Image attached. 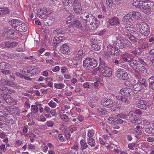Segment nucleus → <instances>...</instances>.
I'll return each mask as SVG.
<instances>
[{
    "label": "nucleus",
    "mask_w": 154,
    "mask_h": 154,
    "mask_svg": "<svg viewBox=\"0 0 154 154\" xmlns=\"http://www.w3.org/2000/svg\"><path fill=\"white\" fill-rule=\"evenodd\" d=\"M140 126H137L135 128L131 129V131L133 134L135 135H140L142 133L140 129Z\"/></svg>",
    "instance_id": "cd10ccee"
},
{
    "label": "nucleus",
    "mask_w": 154,
    "mask_h": 154,
    "mask_svg": "<svg viewBox=\"0 0 154 154\" xmlns=\"http://www.w3.org/2000/svg\"><path fill=\"white\" fill-rule=\"evenodd\" d=\"M98 20L96 18L91 14L88 15V18L84 19L83 25L86 29L88 30L90 29L91 25H93V23L96 21L98 22Z\"/></svg>",
    "instance_id": "423d86ee"
},
{
    "label": "nucleus",
    "mask_w": 154,
    "mask_h": 154,
    "mask_svg": "<svg viewBox=\"0 0 154 154\" xmlns=\"http://www.w3.org/2000/svg\"><path fill=\"white\" fill-rule=\"evenodd\" d=\"M54 87L57 89H61L65 87V85L62 83H56L54 84Z\"/></svg>",
    "instance_id": "c9c22d12"
},
{
    "label": "nucleus",
    "mask_w": 154,
    "mask_h": 154,
    "mask_svg": "<svg viewBox=\"0 0 154 154\" xmlns=\"http://www.w3.org/2000/svg\"><path fill=\"white\" fill-rule=\"evenodd\" d=\"M74 24L75 27H79V26H81V24L80 22L77 20H75L74 21Z\"/></svg>",
    "instance_id": "603ef678"
},
{
    "label": "nucleus",
    "mask_w": 154,
    "mask_h": 154,
    "mask_svg": "<svg viewBox=\"0 0 154 154\" xmlns=\"http://www.w3.org/2000/svg\"><path fill=\"white\" fill-rule=\"evenodd\" d=\"M49 106L51 108H53L56 107L57 104L52 100H51L48 103Z\"/></svg>",
    "instance_id": "37998d69"
},
{
    "label": "nucleus",
    "mask_w": 154,
    "mask_h": 154,
    "mask_svg": "<svg viewBox=\"0 0 154 154\" xmlns=\"http://www.w3.org/2000/svg\"><path fill=\"white\" fill-rule=\"evenodd\" d=\"M38 119L40 121L44 122L46 121V119L43 115L41 114L38 117Z\"/></svg>",
    "instance_id": "6e6d98bb"
},
{
    "label": "nucleus",
    "mask_w": 154,
    "mask_h": 154,
    "mask_svg": "<svg viewBox=\"0 0 154 154\" xmlns=\"http://www.w3.org/2000/svg\"><path fill=\"white\" fill-rule=\"evenodd\" d=\"M82 86L84 88H89L90 83L88 82H86L82 84Z\"/></svg>",
    "instance_id": "774afa93"
},
{
    "label": "nucleus",
    "mask_w": 154,
    "mask_h": 154,
    "mask_svg": "<svg viewBox=\"0 0 154 154\" xmlns=\"http://www.w3.org/2000/svg\"><path fill=\"white\" fill-rule=\"evenodd\" d=\"M111 49L110 54L112 55L117 56L121 53V52L119 49Z\"/></svg>",
    "instance_id": "c756f323"
},
{
    "label": "nucleus",
    "mask_w": 154,
    "mask_h": 154,
    "mask_svg": "<svg viewBox=\"0 0 154 154\" xmlns=\"http://www.w3.org/2000/svg\"><path fill=\"white\" fill-rule=\"evenodd\" d=\"M140 13L138 12H132L128 14L126 16L123 17V21L124 23H128L130 20H134L141 17Z\"/></svg>",
    "instance_id": "39448f33"
},
{
    "label": "nucleus",
    "mask_w": 154,
    "mask_h": 154,
    "mask_svg": "<svg viewBox=\"0 0 154 154\" xmlns=\"http://www.w3.org/2000/svg\"><path fill=\"white\" fill-rule=\"evenodd\" d=\"M127 54H126V53L124 54L120 57V60L122 62H125L128 61L129 62L130 61H131L130 60H128V57H127ZM132 61L131 60V61Z\"/></svg>",
    "instance_id": "f704fd0d"
},
{
    "label": "nucleus",
    "mask_w": 154,
    "mask_h": 154,
    "mask_svg": "<svg viewBox=\"0 0 154 154\" xmlns=\"http://www.w3.org/2000/svg\"><path fill=\"white\" fill-rule=\"evenodd\" d=\"M22 72L25 74L30 72L32 75H35L40 73L38 69L36 68H33V67L29 66L23 69Z\"/></svg>",
    "instance_id": "6e6552de"
},
{
    "label": "nucleus",
    "mask_w": 154,
    "mask_h": 154,
    "mask_svg": "<svg viewBox=\"0 0 154 154\" xmlns=\"http://www.w3.org/2000/svg\"><path fill=\"white\" fill-rule=\"evenodd\" d=\"M133 88L134 90L136 91H139L143 88L138 83L135 84L133 85Z\"/></svg>",
    "instance_id": "58836bf2"
},
{
    "label": "nucleus",
    "mask_w": 154,
    "mask_h": 154,
    "mask_svg": "<svg viewBox=\"0 0 154 154\" xmlns=\"http://www.w3.org/2000/svg\"><path fill=\"white\" fill-rule=\"evenodd\" d=\"M137 107L138 108L146 109L149 105V103L144 100H141L136 102Z\"/></svg>",
    "instance_id": "ddd939ff"
},
{
    "label": "nucleus",
    "mask_w": 154,
    "mask_h": 154,
    "mask_svg": "<svg viewBox=\"0 0 154 154\" xmlns=\"http://www.w3.org/2000/svg\"><path fill=\"white\" fill-rule=\"evenodd\" d=\"M96 134V132L93 129L89 130L88 131L87 136L88 138H93Z\"/></svg>",
    "instance_id": "a878e982"
},
{
    "label": "nucleus",
    "mask_w": 154,
    "mask_h": 154,
    "mask_svg": "<svg viewBox=\"0 0 154 154\" xmlns=\"http://www.w3.org/2000/svg\"><path fill=\"white\" fill-rule=\"evenodd\" d=\"M97 65V61L94 59L86 58L83 62V66L87 70L92 69L96 67Z\"/></svg>",
    "instance_id": "20e7f679"
},
{
    "label": "nucleus",
    "mask_w": 154,
    "mask_h": 154,
    "mask_svg": "<svg viewBox=\"0 0 154 154\" xmlns=\"http://www.w3.org/2000/svg\"><path fill=\"white\" fill-rule=\"evenodd\" d=\"M87 141L88 144L91 147H93L95 145V143L94 138H88L87 139Z\"/></svg>",
    "instance_id": "72a5a7b5"
},
{
    "label": "nucleus",
    "mask_w": 154,
    "mask_h": 154,
    "mask_svg": "<svg viewBox=\"0 0 154 154\" xmlns=\"http://www.w3.org/2000/svg\"><path fill=\"white\" fill-rule=\"evenodd\" d=\"M75 108L73 107L70 110V113L72 117H75L78 115L77 113L74 110Z\"/></svg>",
    "instance_id": "8fccbe9b"
},
{
    "label": "nucleus",
    "mask_w": 154,
    "mask_h": 154,
    "mask_svg": "<svg viewBox=\"0 0 154 154\" xmlns=\"http://www.w3.org/2000/svg\"><path fill=\"white\" fill-rule=\"evenodd\" d=\"M3 36L7 38L8 39H13L15 40L22 37V34L18 30L14 31V30L11 29H8L3 32Z\"/></svg>",
    "instance_id": "f03ea898"
},
{
    "label": "nucleus",
    "mask_w": 154,
    "mask_h": 154,
    "mask_svg": "<svg viewBox=\"0 0 154 154\" xmlns=\"http://www.w3.org/2000/svg\"><path fill=\"white\" fill-rule=\"evenodd\" d=\"M138 83L141 86L143 85L144 86H146L147 84L146 80L145 79L142 78H140L138 80Z\"/></svg>",
    "instance_id": "473e14b6"
},
{
    "label": "nucleus",
    "mask_w": 154,
    "mask_h": 154,
    "mask_svg": "<svg viewBox=\"0 0 154 154\" xmlns=\"http://www.w3.org/2000/svg\"><path fill=\"white\" fill-rule=\"evenodd\" d=\"M3 99L9 105H14L16 103V101L11 97L10 96L6 94H3Z\"/></svg>",
    "instance_id": "9b49d317"
},
{
    "label": "nucleus",
    "mask_w": 154,
    "mask_h": 154,
    "mask_svg": "<svg viewBox=\"0 0 154 154\" xmlns=\"http://www.w3.org/2000/svg\"><path fill=\"white\" fill-rule=\"evenodd\" d=\"M130 89H128L127 88H124L121 89L120 90V93L121 94L124 96H117L116 98L118 100L120 103L121 102L127 105L129 103V101L126 95L129 94L130 96L133 95L134 92L133 91H131Z\"/></svg>",
    "instance_id": "f257e3e1"
},
{
    "label": "nucleus",
    "mask_w": 154,
    "mask_h": 154,
    "mask_svg": "<svg viewBox=\"0 0 154 154\" xmlns=\"http://www.w3.org/2000/svg\"><path fill=\"white\" fill-rule=\"evenodd\" d=\"M50 13L51 12L49 10L47 9L43 8V15L47 16L50 14Z\"/></svg>",
    "instance_id": "4d7b16f0"
},
{
    "label": "nucleus",
    "mask_w": 154,
    "mask_h": 154,
    "mask_svg": "<svg viewBox=\"0 0 154 154\" xmlns=\"http://www.w3.org/2000/svg\"><path fill=\"white\" fill-rule=\"evenodd\" d=\"M70 108V106L69 105H63L61 106V111L63 113L69 114L70 113L69 110Z\"/></svg>",
    "instance_id": "a211bd4d"
},
{
    "label": "nucleus",
    "mask_w": 154,
    "mask_h": 154,
    "mask_svg": "<svg viewBox=\"0 0 154 154\" xmlns=\"http://www.w3.org/2000/svg\"><path fill=\"white\" fill-rule=\"evenodd\" d=\"M72 6L75 12L77 14H79L82 12V8L81 3L78 0H74L72 4Z\"/></svg>",
    "instance_id": "9d476101"
},
{
    "label": "nucleus",
    "mask_w": 154,
    "mask_h": 154,
    "mask_svg": "<svg viewBox=\"0 0 154 154\" xmlns=\"http://www.w3.org/2000/svg\"><path fill=\"white\" fill-rule=\"evenodd\" d=\"M91 26H92L91 28L92 31H95L99 26V21L98 20V22L95 21V22L93 23V25Z\"/></svg>",
    "instance_id": "e433bc0d"
},
{
    "label": "nucleus",
    "mask_w": 154,
    "mask_h": 154,
    "mask_svg": "<svg viewBox=\"0 0 154 154\" xmlns=\"http://www.w3.org/2000/svg\"><path fill=\"white\" fill-rule=\"evenodd\" d=\"M99 67L100 68L101 72L102 74L104 76H106V67L105 63L100 62Z\"/></svg>",
    "instance_id": "393cba45"
},
{
    "label": "nucleus",
    "mask_w": 154,
    "mask_h": 154,
    "mask_svg": "<svg viewBox=\"0 0 154 154\" xmlns=\"http://www.w3.org/2000/svg\"><path fill=\"white\" fill-rule=\"evenodd\" d=\"M85 53L83 52V50L82 49H80L75 59L76 61L80 60L82 59Z\"/></svg>",
    "instance_id": "412c9836"
},
{
    "label": "nucleus",
    "mask_w": 154,
    "mask_h": 154,
    "mask_svg": "<svg viewBox=\"0 0 154 154\" xmlns=\"http://www.w3.org/2000/svg\"><path fill=\"white\" fill-rule=\"evenodd\" d=\"M31 109L35 113H37L38 111V107L35 105H32L31 106Z\"/></svg>",
    "instance_id": "49530a36"
},
{
    "label": "nucleus",
    "mask_w": 154,
    "mask_h": 154,
    "mask_svg": "<svg viewBox=\"0 0 154 154\" xmlns=\"http://www.w3.org/2000/svg\"><path fill=\"white\" fill-rule=\"evenodd\" d=\"M28 148L30 149L34 150L35 149V144H33L31 143H29L28 144Z\"/></svg>",
    "instance_id": "680f3d73"
},
{
    "label": "nucleus",
    "mask_w": 154,
    "mask_h": 154,
    "mask_svg": "<svg viewBox=\"0 0 154 154\" xmlns=\"http://www.w3.org/2000/svg\"><path fill=\"white\" fill-rule=\"evenodd\" d=\"M106 100V107L109 108L112 111H116L118 108L116 103H113L110 99Z\"/></svg>",
    "instance_id": "2eb2a0df"
},
{
    "label": "nucleus",
    "mask_w": 154,
    "mask_h": 154,
    "mask_svg": "<svg viewBox=\"0 0 154 154\" xmlns=\"http://www.w3.org/2000/svg\"><path fill=\"white\" fill-rule=\"evenodd\" d=\"M58 138L59 140L61 142H65L66 140L65 138L63 137L62 134H59Z\"/></svg>",
    "instance_id": "13d9d810"
},
{
    "label": "nucleus",
    "mask_w": 154,
    "mask_h": 154,
    "mask_svg": "<svg viewBox=\"0 0 154 154\" xmlns=\"http://www.w3.org/2000/svg\"><path fill=\"white\" fill-rule=\"evenodd\" d=\"M146 132L149 134H154V129L151 127H149L146 128Z\"/></svg>",
    "instance_id": "09e8293b"
},
{
    "label": "nucleus",
    "mask_w": 154,
    "mask_h": 154,
    "mask_svg": "<svg viewBox=\"0 0 154 154\" xmlns=\"http://www.w3.org/2000/svg\"><path fill=\"white\" fill-rule=\"evenodd\" d=\"M139 30L140 33L145 36L148 35L150 32L149 25L144 22L140 23Z\"/></svg>",
    "instance_id": "0eeeda50"
},
{
    "label": "nucleus",
    "mask_w": 154,
    "mask_h": 154,
    "mask_svg": "<svg viewBox=\"0 0 154 154\" xmlns=\"http://www.w3.org/2000/svg\"><path fill=\"white\" fill-rule=\"evenodd\" d=\"M17 42H6L5 43V46L6 48H12L16 47L17 45Z\"/></svg>",
    "instance_id": "6ab92c4d"
},
{
    "label": "nucleus",
    "mask_w": 154,
    "mask_h": 154,
    "mask_svg": "<svg viewBox=\"0 0 154 154\" xmlns=\"http://www.w3.org/2000/svg\"><path fill=\"white\" fill-rule=\"evenodd\" d=\"M116 119V118L110 117L109 118L108 120L109 121V123H110L112 124H113L114 125H116V122L114 121L115 119Z\"/></svg>",
    "instance_id": "864d4df0"
},
{
    "label": "nucleus",
    "mask_w": 154,
    "mask_h": 154,
    "mask_svg": "<svg viewBox=\"0 0 154 154\" xmlns=\"http://www.w3.org/2000/svg\"><path fill=\"white\" fill-rule=\"evenodd\" d=\"M141 7L142 8L140 9L146 14H149L151 13V9L146 6V5H143Z\"/></svg>",
    "instance_id": "bb28decb"
},
{
    "label": "nucleus",
    "mask_w": 154,
    "mask_h": 154,
    "mask_svg": "<svg viewBox=\"0 0 154 154\" xmlns=\"http://www.w3.org/2000/svg\"><path fill=\"white\" fill-rule=\"evenodd\" d=\"M91 14L89 13H88L86 12H85L82 13L80 16L82 20L84 21V19H86L88 18V15H89V14Z\"/></svg>",
    "instance_id": "ea45409f"
},
{
    "label": "nucleus",
    "mask_w": 154,
    "mask_h": 154,
    "mask_svg": "<svg viewBox=\"0 0 154 154\" xmlns=\"http://www.w3.org/2000/svg\"><path fill=\"white\" fill-rule=\"evenodd\" d=\"M125 24V27L127 30L130 32L134 34V32H136L135 29L130 24H128V23Z\"/></svg>",
    "instance_id": "c85d7f7f"
},
{
    "label": "nucleus",
    "mask_w": 154,
    "mask_h": 154,
    "mask_svg": "<svg viewBox=\"0 0 154 154\" xmlns=\"http://www.w3.org/2000/svg\"><path fill=\"white\" fill-rule=\"evenodd\" d=\"M113 72L112 69L109 67L106 66V77L111 76Z\"/></svg>",
    "instance_id": "4c0bfd02"
},
{
    "label": "nucleus",
    "mask_w": 154,
    "mask_h": 154,
    "mask_svg": "<svg viewBox=\"0 0 154 154\" xmlns=\"http://www.w3.org/2000/svg\"><path fill=\"white\" fill-rule=\"evenodd\" d=\"M145 1L146 0H133L132 4L137 8L140 9L142 8L141 7L143 5V2Z\"/></svg>",
    "instance_id": "dca6fc26"
},
{
    "label": "nucleus",
    "mask_w": 154,
    "mask_h": 154,
    "mask_svg": "<svg viewBox=\"0 0 154 154\" xmlns=\"http://www.w3.org/2000/svg\"><path fill=\"white\" fill-rule=\"evenodd\" d=\"M9 23L11 24L12 27L16 29L18 26L24 24L21 21L16 19L9 20Z\"/></svg>",
    "instance_id": "4468645a"
},
{
    "label": "nucleus",
    "mask_w": 154,
    "mask_h": 154,
    "mask_svg": "<svg viewBox=\"0 0 154 154\" xmlns=\"http://www.w3.org/2000/svg\"><path fill=\"white\" fill-rule=\"evenodd\" d=\"M57 37H55L53 39V42L54 43V47L55 48L57 47L58 44L61 42L59 40Z\"/></svg>",
    "instance_id": "a19ab883"
},
{
    "label": "nucleus",
    "mask_w": 154,
    "mask_h": 154,
    "mask_svg": "<svg viewBox=\"0 0 154 154\" xmlns=\"http://www.w3.org/2000/svg\"><path fill=\"white\" fill-rule=\"evenodd\" d=\"M61 72L62 73H64L65 72H67L68 69L66 67L63 66L61 68Z\"/></svg>",
    "instance_id": "69168bd1"
},
{
    "label": "nucleus",
    "mask_w": 154,
    "mask_h": 154,
    "mask_svg": "<svg viewBox=\"0 0 154 154\" xmlns=\"http://www.w3.org/2000/svg\"><path fill=\"white\" fill-rule=\"evenodd\" d=\"M0 128L5 131H8L9 129L8 125L7 124L4 123V122H3Z\"/></svg>",
    "instance_id": "79ce46f5"
},
{
    "label": "nucleus",
    "mask_w": 154,
    "mask_h": 154,
    "mask_svg": "<svg viewBox=\"0 0 154 154\" xmlns=\"http://www.w3.org/2000/svg\"><path fill=\"white\" fill-rule=\"evenodd\" d=\"M5 119L7 123L10 125L14 124L17 120L15 116L11 114H7L5 117Z\"/></svg>",
    "instance_id": "f8f14e48"
},
{
    "label": "nucleus",
    "mask_w": 154,
    "mask_h": 154,
    "mask_svg": "<svg viewBox=\"0 0 154 154\" xmlns=\"http://www.w3.org/2000/svg\"><path fill=\"white\" fill-rule=\"evenodd\" d=\"M73 17L74 16L72 14L70 15L67 18V24L70 23L71 22V20Z\"/></svg>",
    "instance_id": "bf43d9fd"
},
{
    "label": "nucleus",
    "mask_w": 154,
    "mask_h": 154,
    "mask_svg": "<svg viewBox=\"0 0 154 154\" xmlns=\"http://www.w3.org/2000/svg\"><path fill=\"white\" fill-rule=\"evenodd\" d=\"M2 72L3 74L6 75L8 74L11 75V72L10 70L6 69L2 70Z\"/></svg>",
    "instance_id": "338daca9"
},
{
    "label": "nucleus",
    "mask_w": 154,
    "mask_h": 154,
    "mask_svg": "<svg viewBox=\"0 0 154 154\" xmlns=\"http://www.w3.org/2000/svg\"><path fill=\"white\" fill-rule=\"evenodd\" d=\"M113 2L112 0H106V5L109 7L108 9L109 11H111L112 9L110 8Z\"/></svg>",
    "instance_id": "c03bdc74"
},
{
    "label": "nucleus",
    "mask_w": 154,
    "mask_h": 154,
    "mask_svg": "<svg viewBox=\"0 0 154 154\" xmlns=\"http://www.w3.org/2000/svg\"><path fill=\"white\" fill-rule=\"evenodd\" d=\"M69 49H60V52L64 54H67L69 52Z\"/></svg>",
    "instance_id": "5fc2aeb1"
},
{
    "label": "nucleus",
    "mask_w": 154,
    "mask_h": 154,
    "mask_svg": "<svg viewBox=\"0 0 154 154\" xmlns=\"http://www.w3.org/2000/svg\"><path fill=\"white\" fill-rule=\"evenodd\" d=\"M2 92L6 93L9 94H11L14 93L15 91L13 90H8L6 87H3L1 89Z\"/></svg>",
    "instance_id": "2f4dec72"
},
{
    "label": "nucleus",
    "mask_w": 154,
    "mask_h": 154,
    "mask_svg": "<svg viewBox=\"0 0 154 154\" xmlns=\"http://www.w3.org/2000/svg\"><path fill=\"white\" fill-rule=\"evenodd\" d=\"M41 147V150L44 152H46L47 151L48 147L47 145H46L45 143H43L42 144Z\"/></svg>",
    "instance_id": "a18cd8bd"
},
{
    "label": "nucleus",
    "mask_w": 154,
    "mask_h": 154,
    "mask_svg": "<svg viewBox=\"0 0 154 154\" xmlns=\"http://www.w3.org/2000/svg\"><path fill=\"white\" fill-rule=\"evenodd\" d=\"M10 12L9 10L7 8H0V16H2L8 14Z\"/></svg>",
    "instance_id": "5701e85b"
},
{
    "label": "nucleus",
    "mask_w": 154,
    "mask_h": 154,
    "mask_svg": "<svg viewBox=\"0 0 154 154\" xmlns=\"http://www.w3.org/2000/svg\"><path fill=\"white\" fill-rule=\"evenodd\" d=\"M148 80L149 82L150 88L152 90H154V81L149 78Z\"/></svg>",
    "instance_id": "3c124183"
},
{
    "label": "nucleus",
    "mask_w": 154,
    "mask_h": 154,
    "mask_svg": "<svg viewBox=\"0 0 154 154\" xmlns=\"http://www.w3.org/2000/svg\"><path fill=\"white\" fill-rule=\"evenodd\" d=\"M80 142L81 148L82 150L86 149L88 147V145L85 140L82 139L80 141Z\"/></svg>",
    "instance_id": "7c9ffc66"
},
{
    "label": "nucleus",
    "mask_w": 154,
    "mask_h": 154,
    "mask_svg": "<svg viewBox=\"0 0 154 154\" xmlns=\"http://www.w3.org/2000/svg\"><path fill=\"white\" fill-rule=\"evenodd\" d=\"M61 119L63 121L67 122H68L69 118L66 114L61 115L60 116Z\"/></svg>",
    "instance_id": "de8ad7c7"
},
{
    "label": "nucleus",
    "mask_w": 154,
    "mask_h": 154,
    "mask_svg": "<svg viewBox=\"0 0 154 154\" xmlns=\"http://www.w3.org/2000/svg\"><path fill=\"white\" fill-rule=\"evenodd\" d=\"M98 111L100 114L102 115H104L105 114L106 110L105 108H99L98 109Z\"/></svg>",
    "instance_id": "052dcab7"
},
{
    "label": "nucleus",
    "mask_w": 154,
    "mask_h": 154,
    "mask_svg": "<svg viewBox=\"0 0 154 154\" xmlns=\"http://www.w3.org/2000/svg\"><path fill=\"white\" fill-rule=\"evenodd\" d=\"M72 0H64L63 1V4L65 5H68L72 3Z\"/></svg>",
    "instance_id": "0e129e2a"
},
{
    "label": "nucleus",
    "mask_w": 154,
    "mask_h": 154,
    "mask_svg": "<svg viewBox=\"0 0 154 154\" xmlns=\"http://www.w3.org/2000/svg\"><path fill=\"white\" fill-rule=\"evenodd\" d=\"M77 128L76 127L72 126L69 128V131L71 133H72L74 131H76L77 130Z\"/></svg>",
    "instance_id": "e2e57ef3"
},
{
    "label": "nucleus",
    "mask_w": 154,
    "mask_h": 154,
    "mask_svg": "<svg viewBox=\"0 0 154 154\" xmlns=\"http://www.w3.org/2000/svg\"><path fill=\"white\" fill-rule=\"evenodd\" d=\"M109 23L112 26L117 25L120 23V21L118 17H114L109 20Z\"/></svg>",
    "instance_id": "f3484780"
},
{
    "label": "nucleus",
    "mask_w": 154,
    "mask_h": 154,
    "mask_svg": "<svg viewBox=\"0 0 154 154\" xmlns=\"http://www.w3.org/2000/svg\"><path fill=\"white\" fill-rule=\"evenodd\" d=\"M1 83L4 85H7L12 87H14L15 86L14 83L12 81L2 80L1 81Z\"/></svg>",
    "instance_id": "b1692460"
},
{
    "label": "nucleus",
    "mask_w": 154,
    "mask_h": 154,
    "mask_svg": "<svg viewBox=\"0 0 154 154\" xmlns=\"http://www.w3.org/2000/svg\"><path fill=\"white\" fill-rule=\"evenodd\" d=\"M131 66L135 70V72L142 74L146 73L147 70L145 66L140 62L137 60L129 61Z\"/></svg>",
    "instance_id": "7ed1b4c3"
},
{
    "label": "nucleus",
    "mask_w": 154,
    "mask_h": 154,
    "mask_svg": "<svg viewBox=\"0 0 154 154\" xmlns=\"http://www.w3.org/2000/svg\"><path fill=\"white\" fill-rule=\"evenodd\" d=\"M126 38L129 39L131 41L134 42H137V38L134 37L133 35L131 34L130 33L125 32L124 34Z\"/></svg>",
    "instance_id": "aec40b11"
},
{
    "label": "nucleus",
    "mask_w": 154,
    "mask_h": 154,
    "mask_svg": "<svg viewBox=\"0 0 154 154\" xmlns=\"http://www.w3.org/2000/svg\"><path fill=\"white\" fill-rule=\"evenodd\" d=\"M10 67V65L7 63L4 62L0 63V69L2 71L5 69H9Z\"/></svg>",
    "instance_id": "4be33fe9"
},
{
    "label": "nucleus",
    "mask_w": 154,
    "mask_h": 154,
    "mask_svg": "<svg viewBox=\"0 0 154 154\" xmlns=\"http://www.w3.org/2000/svg\"><path fill=\"white\" fill-rule=\"evenodd\" d=\"M116 77L120 79H126L128 77L127 73L123 69H117L116 72Z\"/></svg>",
    "instance_id": "1a4fd4ad"
}]
</instances>
